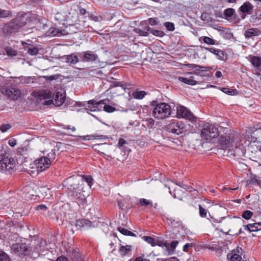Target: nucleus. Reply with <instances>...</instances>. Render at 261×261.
<instances>
[{"label": "nucleus", "instance_id": "nucleus-53", "mask_svg": "<svg viewBox=\"0 0 261 261\" xmlns=\"http://www.w3.org/2000/svg\"><path fill=\"white\" fill-rule=\"evenodd\" d=\"M254 135L257 137V139L261 141V127L256 128L254 131Z\"/></svg>", "mask_w": 261, "mask_h": 261}, {"label": "nucleus", "instance_id": "nucleus-55", "mask_svg": "<svg viewBox=\"0 0 261 261\" xmlns=\"http://www.w3.org/2000/svg\"><path fill=\"white\" fill-rule=\"evenodd\" d=\"M146 124L148 127H152L154 124V120L152 118H149L146 120Z\"/></svg>", "mask_w": 261, "mask_h": 261}, {"label": "nucleus", "instance_id": "nucleus-40", "mask_svg": "<svg viewBox=\"0 0 261 261\" xmlns=\"http://www.w3.org/2000/svg\"><path fill=\"white\" fill-rule=\"evenodd\" d=\"M0 261H13L5 252L0 251Z\"/></svg>", "mask_w": 261, "mask_h": 261}, {"label": "nucleus", "instance_id": "nucleus-8", "mask_svg": "<svg viewBox=\"0 0 261 261\" xmlns=\"http://www.w3.org/2000/svg\"><path fill=\"white\" fill-rule=\"evenodd\" d=\"M50 162L45 156H42L36 160L32 164V168H36L37 172H40L49 167Z\"/></svg>", "mask_w": 261, "mask_h": 261}, {"label": "nucleus", "instance_id": "nucleus-20", "mask_svg": "<svg viewBox=\"0 0 261 261\" xmlns=\"http://www.w3.org/2000/svg\"><path fill=\"white\" fill-rule=\"evenodd\" d=\"M253 6L249 2H246L240 7V11L243 13H250L253 10Z\"/></svg>", "mask_w": 261, "mask_h": 261}, {"label": "nucleus", "instance_id": "nucleus-41", "mask_svg": "<svg viewBox=\"0 0 261 261\" xmlns=\"http://www.w3.org/2000/svg\"><path fill=\"white\" fill-rule=\"evenodd\" d=\"M140 203L142 206H148V205H151L153 206L152 203L149 201L148 200H147L144 198H142L140 199ZM157 205V204H155L154 205H153L154 208H156Z\"/></svg>", "mask_w": 261, "mask_h": 261}, {"label": "nucleus", "instance_id": "nucleus-43", "mask_svg": "<svg viewBox=\"0 0 261 261\" xmlns=\"http://www.w3.org/2000/svg\"><path fill=\"white\" fill-rule=\"evenodd\" d=\"M82 178H83V181H84V183L85 182H86L88 184V185L91 187V184H92V180H93V179H92V177L90 176V175H83V176H80Z\"/></svg>", "mask_w": 261, "mask_h": 261}, {"label": "nucleus", "instance_id": "nucleus-14", "mask_svg": "<svg viewBox=\"0 0 261 261\" xmlns=\"http://www.w3.org/2000/svg\"><path fill=\"white\" fill-rule=\"evenodd\" d=\"M75 226L78 229L85 230L94 227L92 222L87 219H79L76 221Z\"/></svg>", "mask_w": 261, "mask_h": 261}, {"label": "nucleus", "instance_id": "nucleus-59", "mask_svg": "<svg viewBox=\"0 0 261 261\" xmlns=\"http://www.w3.org/2000/svg\"><path fill=\"white\" fill-rule=\"evenodd\" d=\"M90 18L92 20L94 21L95 22L100 21L101 20V17L95 15H91L90 16Z\"/></svg>", "mask_w": 261, "mask_h": 261}, {"label": "nucleus", "instance_id": "nucleus-9", "mask_svg": "<svg viewBox=\"0 0 261 261\" xmlns=\"http://www.w3.org/2000/svg\"><path fill=\"white\" fill-rule=\"evenodd\" d=\"M110 100L109 99H105L96 102L94 100H91L88 101L89 104L94 105V108H97L98 110H100L102 107L100 106V105H104L103 107V110L108 113H112L116 111V108L112 106L108 105Z\"/></svg>", "mask_w": 261, "mask_h": 261}, {"label": "nucleus", "instance_id": "nucleus-30", "mask_svg": "<svg viewBox=\"0 0 261 261\" xmlns=\"http://www.w3.org/2000/svg\"><path fill=\"white\" fill-rule=\"evenodd\" d=\"M178 244V241H173L171 243V244H169V246L168 248H166L168 251V253L169 255H172L174 253L175 249Z\"/></svg>", "mask_w": 261, "mask_h": 261}, {"label": "nucleus", "instance_id": "nucleus-1", "mask_svg": "<svg viewBox=\"0 0 261 261\" xmlns=\"http://www.w3.org/2000/svg\"><path fill=\"white\" fill-rule=\"evenodd\" d=\"M240 136L237 133L233 132L228 136H221L220 143L225 152H227V155L229 157H234L237 159L244 156L245 154V149L242 144L239 143Z\"/></svg>", "mask_w": 261, "mask_h": 261}, {"label": "nucleus", "instance_id": "nucleus-29", "mask_svg": "<svg viewBox=\"0 0 261 261\" xmlns=\"http://www.w3.org/2000/svg\"><path fill=\"white\" fill-rule=\"evenodd\" d=\"M227 258L229 261H242V257L241 255L236 253H229L227 255Z\"/></svg>", "mask_w": 261, "mask_h": 261}, {"label": "nucleus", "instance_id": "nucleus-7", "mask_svg": "<svg viewBox=\"0 0 261 261\" xmlns=\"http://www.w3.org/2000/svg\"><path fill=\"white\" fill-rule=\"evenodd\" d=\"M1 92L12 100H17L21 96L20 90L13 86H3L1 88Z\"/></svg>", "mask_w": 261, "mask_h": 261}, {"label": "nucleus", "instance_id": "nucleus-34", "mask_svg": "<svg viewBox=\"0 0 261 261\" xmlns=\"http://www.w3.org/2000/svg\"><path fill=\"white\" fill-rule=\"evenodd\" d=\"M147 30L149 31L150 33L158 37H162L165 35L164 32L160 30H156L151 28H148Z\"/></svg>", "mask_w": 261, "mask_h": 261}, {"label": "nucleus", "instance_id": "nucleus-35", "mask_svg": "<svg viewBox=\"0 0 261 261\" xmlns=\"http://www.w3.org/2000/svg\"><path fill=\"white\" fill-rule=\"evenodd\" d=\"M116 86L117 87H120L123 93L124 91H125V89L127 88L129 89L130 88V84H127L126 83L124 82H118L116 83Z\"/></svg>", "mask_w": 261, "mask_h": 261}, {"label": "nucleus", "instance_id": "nucleus-46", "mask_svg": "<svg viewBox=\"0 0 261 261\" xmlns=\"http://www.w3.org/2000/svg\"><path fill=\"white\" fill-rule=\"evenodd\" d=\"M202 40L204 43L210 45H214L215 43V41L209 37H204Z\"/></svg>", "mask_w": 261, "mask_h": 261}, {"label": "nucleus", "instance_id": "nucleus-26", "mask_svg": "<svg viewBox=\"0 0 261 261\" xmlns=\"http://www.w3.org/2000/svg\"><path fill=\"white\" fill-rule=\"evenodd\" d=\"M209 51L215 54L219 60H223L224 53L221 50L216 49L214 47H211L208 49Z\"/></svg>", "mask_w": 261, "mask_h": 261}, {"label": "nucleus", "instance_id": "nucleus-56", "mask_svg": "<svg viewBox=\"0 0 261 261\" xmlns=\"http://www.w3.org/2000/svg\"><path fill=\"white\" fill-rule=\"evenodd\" d=\"M222 91L224 93H225L228 95H232L234 92V90H231V89L226 88H222Z\"/></svg>", "mask_w": 261, "mask_h": 261}, {"label": "nucleus", "instance_id": "nucleus-25", "mask_svg": "<svg viewBox=\"0 0 261 261\" xmlns=\"http://www.w3.org/2000/svg\"><path fill=\"white\" fill-rule=\"evenodd\" d=\"M131 249L130 245L121 246L119 249V252L122 256H124L131 251Z\"/></svg>", "mask_w": 261, "mask_h": 261}, {"label": "nucleus", "instance_id": "nucleus-17", "mask_svg": "<svg viewBox=\"0 0 261 261\" xmlns=\"http://www.w3.org/2000/svg\"><path fill=\"white\" fill-rule=\"evenodd\" d=\"M53 93L49 90H43L39 92H34L33 95L39 100H44L51 98Z\"/></svg>", "mask_w": 261, "mask_h": 261}, {"label": "nucleus", "instance_id": "nucleus-60", "mask_svg": "<svg viewBox=\"0 0 261 261\" xmlns=\"http://www.w3.org/2000/svg\"><path fill=\"white\" fill-rule=\"evenodd\" d=\"M36 209L38 211H45L47 210V207L44 205H38L36 206Z\"/></svg>", "mask_w": 261, "mask_h": 261}, {"label": "nucleus", "instance_id": "nucleus-23", "mask_svg": "<svg viewBox=\"0 0 261 261\" xmlns=\"http://www.w3.org/2000/svg\"><path fill=\"white\" fill-rule=\"evenodd\" d=\"M48 32L54 36H60L65 34V30L56 28H50Z\"/></svg>", "mask_w": 261, "mask_h": 261}, {"label": "nucleus", "instance_id": "nucleus-51", "mask_svg": "<svg viewBox=\"0 0 261 261\" xmlns=\"http://www.w3.org/2000/svg\"><path fill=\"white\" fill-rule=\"evenodd\" d=\"M11 125L9 124H3L0 127V130L5 133L11 128Z\"/></svg>", "mask_w": 261, "mask_h": 261}, {"label": "nucleus", "instance_id": "nucleus-22", "mask_svg": "<svg viewBox=\"0 0 261 261\" xmlns=\"http://www.w3.org/2000/svg\"><path fill=\"white\" fill-rule=\"evenodd\" d=\"M260 34L259 31L257 29L251 28L248 29L245 32V36L246 38H251L253 36H258Z\"/></svg>", "mask_w": 261, "mask_h": 261}, {"label": "nucleus", "instance_id": "nucleus-28", "mask_svg": "<svg viewBox=\"0 0 261 261\" xmlns=\"http://www.w3.org/2000/svg\"><path fill=\"white\" fill-rule=\"evenodd\" d=\"M258 225V224H256L255 223H254L252 224H249L247 225H244V229L250 232H256L259 231L257 226Z\"/></svg>", "mask_w": 261, "mask_h": 261}, {"label": "nucleus", "instance_id": "nucleus-44", "mask_svg": "<svg viewBox=\"0 0 261 261\" xmlns=\"http://www.w3.org/2000/svg\"><path fill=\"white\" fill-rule=\"evenodd\" d=\"M155 246L157 245L160 247L165 246L166 248H168L169 246V244L168 243L160 240H155Z\"/></svg>", "mask_w": 261, "mask_h": 261}, {"label": "nucleus", "instance_id": "nucleus-19", "mask_svg": "<svg viewBox=\"0 0 261 261\" xmlns=\"http://www.w3.org/2000/svg\"><path fill=\"white\" fill-rule=\"evenodd\" d=\"M65 13L63 14L67 15L65 16L66 20H72L74 17H75L76 13L75 9L72 8L69 9L66 8L64 9Z\"/></svg>", "mask_w": 261, "mask_h": 261}, {"label": "nucleus", "instance_id": "nucleus-42", "mask_svg": "<svg viewBox=\"0 0 261 261\" xmlns=\"http://www.w3.org/2000/svg\"><path fill=\"white\" fill-rule=\"evenodd\" d=\"M252 216L253 213L249 210H246L244 211L242 214V217L246 220L250 219Z\"/></svg>", "mask_w": 261, "mask_h": 261}, {"label": "nucleus", "instance_id": "nucleus-12", "mask_svg": "<svg viewBox=\"0 0 261 261\" xmlns=\"http://www.w3.org/2000/svg\"><path fill=\"white\" fill-rule=\"evenodd\" d=\"M46 146L47 148L43 151V153L46 154L47 156H45L46 159H49L50 162H53L56 156V150L55 149L54 144H51L50 142L47 143Z\"/></svg>", "mask_w": 261, "mask_h": 261}, {"label": "nucleus", "instance_id": "nucleus-5", "mask_svg": "<svg viewBox=\"0 0 261 261\" xmlns=\"http://www.w3.org/2000/svg\"><path fill=\"white\" fill-rule=\"evenodd\" d=\"M16 161L12 157L3 158L0 160V171L5 173H11L14 171Z\"/></svg>", "mask_w": 261, "mask_h": 261}, {"label": "nucleus", "instance_id": "nucleus-33", "mask_svg": "<svg viewBox=\"0 0 261 261\" xmlns=\"http://www.w3.org/2000/svg\"><path fill=\"white\" fill-rule=\"evenodd\" d=\"M145 94V91H140L133 92L132 95L135 99H141L144 97Z\"/></svg>", "mask_w": 261, "mask_h": 261}, {"label": "nucleus", "instance_id": "nucleus-37", "mask_svg": "<svg viewBox=\"0 0 261 261\" xmlns=\"http://www.w3.org/2000/svg\"><path fill=\"white\" fill-rule=\"evenodd\" d=\"M170 191V193L173 195V196L174 197V198H178L179 199H180V194L181 193H183L184 192H182L179 188H174V193H172V191L170 189V188L169 187L168 188Z\"/></svg>", "mask_w": 261, "mask_h": 261}, {"label": "nucleus", "instance_id": "nucleus-13", "mask_svg": "<svg viewBox=\"0 0 261 261\" xmlns=\"http://www.w3.org/2000/svg\"><path fill=\"white\" fill-rule=\"evenodd\" d=\"M11 250L18 255H26L28 252V248L26 244L16 243L12 245Z\"/></svg>", "mask_w": 261, "mask_h": 261}, {"label": "nucleus", "instance_id": "nucleus-39", "mask_svg": "<svg viewBox=\"0 0 261 261\" xmlns=\"http://www.w3.org/2000/svg\"><path fill=\"white\" fill-rule=\"evenodd\" d=\"M142 239L147 243L150 244L152 246H155V240L154 238L149 236H143Z\"/></svg>", "mask_w": 261, "mask_h": 261}, {"label": "nucleus", "instance_id": "nucleus-57", "mask_svg": "<svg viewBox=\"0 0 261 261\" xmlns=\"http://www.w3.org/2000/svg\"><path fill=\"white\" fill-rule=\"evenodd\" d=\"M125 143L126 141L124 139L122 138H120L119 139V142L117 144V146L118 148H121Z\"/></svg>", "mask_w": 261, "mask_h": 261}, {"label": "nucleus", "instance_id": "nucleus-63", "mask_svg": "<svg viewBox=\"0 0 261 261\" xmlns=\"http://www.w3.org/2000/svg\"><path fill=\"white\" fill-rule=\"evenodd\" d=\"M191 247H192V244L187 243L185 244L183 247V251L185 252H188V248Z\"/></svg>", "mask_w": 261, "mask_h": 261}, {"label": "nucleus", "instance_id": "nucleus-24", "mask_svg": "<svg viewBox=\"0 0 261 261\" xmlns=\"http://www.w3.org/2000/svg\"><path fill=\"white\" fill-rule=\"evenodd\" d=\"M178 80L181 82L190 85H195L197 84V82L194 80V76H191L190 78L179 77Z\"/></svg>", "mask_w": 261, "mask_h": 261}, {"label": "nucleus", "instance_id": "nucleus-18", "mask_svg": "<svg viewBox=\"0 0 261 261\" xmlns=\"http://www.w3.org/2000/svg\"><path fill=\"white\" fill-rule=\"evenodd\" d=\"M247 59L254 67L258 68H261V58L250 55Z\"/></svg>", "mask_w": 261, "mask_h": 261}, {"label": "nucleus", "instance_id": "nucleus-16", "mask_svg": "<svg viewBox=\"0 0 261 261\" xmlns=\"http://www.w3.org/2000/svg\"><path fill=\"white\" fill-rule=\"evenodd\" d=\"M65 97V93L63 90H57L54 96V105L57 107L61 106L64 102Z\"/></svg>", "mask_w": 261, "mask_h": 261}, {"label": "nucleus", "instance_id": "nucleus-4", "mask_svg": "<svg viewBox=\"0 0 261 261\" xmlns=\"http://www.w3.org/2000/svg\"><path fill=\"white\" fill-rule=\"evenodd\" d=\"M83 179L80 176H71L67 178L64 182L65 187L68 189L76 191H82L84 189Z\"/></svg>", "mask_w": 261, "mask_h": 261}, {"label": "nucleus", "instance_id": "nucleus-64", "mask_svg": "<svg viewBox=\"0 0 261 261\" xmlns=\"http://www.w3.org/2000/svg\"><path fill=\"white\" fill-rule=\"evenodd\" d=\"M56 261H68L67 258L64 256H60L57 258Z\"/></svg>", "mask_w": 261, "mask_h": 261}, {"label": "nucleus", "instance_id": "nucleus-48", "mask_svg": "<svg viewBox=\"0 0 261 261\" xmlns=\"http://www.w3.org/2000/svg\"><path fill=\"white\" fill-rule=\"evenodd\" d=\"M164 25L170 31H173L175 29L174 24L172 22H166L165 23Z\"/></svg>", "mask_w": 261, "mask_h": 261}, {"label": "nucleus", "instance_id": "nucleus-15", "mask_svg": "<svg viewBox=\"0 0 261 261\" xmlns=\"http://www.w3.org/2000/svg\"><path fill=\"white\" fill-rule=\"evenodd\" d=\"M87 194L85 193V191H76L75 192H73L72 196L76 200L79 205L84 204L86 202Z\"/></svg>", "mask_w": 261, "mask_h": 261}, {"label": "nucleus", "instance_id": "nucleus-38", "mask_svg": "<svg viewBox=\"0 0 261 261\" xmlns=\"http://www.w3.org/2000/svg\"><path fill=\"white\" fill-rule=\"evenodd\" d=\"M27 46L24 45L25 48H28V53L31 55H36L38 53V49L36 47H29V46L27 43H25Z\"/></svg>", "mask_w": 261, "mask_h": 261}, {"label": "nucleus", "instance_id": "nucleus-58", "mask_svg": "<svg viewBox=\"0 0 261 261\" xmlns=\"http://www.w3.org/2000/svg\"><path fill=\"white\" fill-rule=\"evenodd\" d=\"M118 204L121 210H124L126 208L124 205V201L122 200H119L118 201Z\"/></svg>", "mask_w": 261, "mask_h": 261}, {"label": "nucleus", "instance_id": "nucleus-52", "mask_svg": "<svg viewBox=\"0 0 261 261\" xmlns=\"http://www.w3.org/2000/svg\"><path fill=\"white\" fill-rule=\"evenodd\" d=\"M21 82L25 84H30L33 83V79L31 77H23L21 79Z\"/></svg>", "mask_w": 261, "mask_h": 261}, {"label": "nucleus", "instance_id": "nucleus-21", "mask_svg": "<svg viewBox=\"0 0 261 261\" xmlns=\"http://www.w3.org/2000/svg\"><path fill=\"white\" fill-rule=\"evenodd\" d=\"M97 56L91 52L85 53L82 57V61L83 62H92L96 60Z\"/></svg>", "mask_w": 261, "mask_h": 261}, {"label": "nucleus", "instance_id": "nucleus-61", "mask_svg": "<svg viewBox=\"0 0 261 261\" xmlns=\"http://www.w3.org/2000/svg\"><path fill=\"white\" fill-rule=\"evenodd\" d=\"M149 23L151 25L157 24V21L155 18H151L149 19Z\"/></svg>", "mask_w": 261, "mask_h": 261}, {"label": "nucleus", "instance_id": "nucleus-49", "mask_svg": "<svg viewBox=\"0 0 261 261\" xmlns=\"http://www.w3.org/2000/svg\"><path fill=\"white\" fill-rule=\"evenodd\" d=\"M7 54L9 56H15L17 55V51L11 48H6Z\"/></svg>", "mask_w": 261, "mask_h": 261}, {"label": "nucleus", "instance_id": "nucleus-54", "mask_svg": "<svg viewBox=\"0 0 261 261\" xmlns=\"http://www.w3.org/2000/svg\"><path fill=\"white\" fill-rule=\"evenodd\" d=\"M63 128L67 129L69 133L74 132L76 130L75 127L74 126L70 125H65L63 127Z\"/></svg>", "mask_w": 261, "mask_h": 261}, {"label": "nucleus", "instance_id": "nucleus-11", "mask_svg": "<svg viewBox=\"0 0 261 261\" xmlns=\"http://www.w3.org/2000/svg\"><path fill=\"white\" fill-rule=\"evenodd\" d=\"M182 129V124L176 120L170 121L169 123L167 125V130L168 132L177 135L181 134Z\"/></svg>", "mask_w": 261, "mask_h": 261}, {"label": "nucleus", "instance_id": "nucleus-6", "mask_svg": "<svg viewBox=\"0 0 261 261\" xmlns=\"http://www.w3.org/2000/svg\"><path fill=\"white\" fill-rule=\"evenodd\" d=\"M218 135L217 128L209 123H205L201 130V137L206 140L216 138Z\"/></svg>", "mask_w": 261, "mask_h": 261}, {"label": "nucleus", "instance_id": "nucleus-3", "mask_svg": "<svg viewBox=\"0 0 261 261\" xmlns=\"http://www.w3.org/2000/svg\"><path fill=\"white\" fill-rule=\"evenodd\" d=\"M25 24V22L24 20V18L18 16L9 22L6 23L2 28L3 31L4 33L7 34L14 33L17 32Z\"/></svg>", "mask_w": 261, "mask_h": 261}, {"label": "nucleus", "instance_id": "nucleus-47", "mask_svg": "<svg viewBox=\"0 0 261 261\" xmlns=\"http://www.w3.org/2000/svg\"><path fill=\"white\" fill-rule=\"evenodd\" d=\"M199 215L200 217L202 218H205L206 217L207 215V210L205 208H204L203 207L201 206V205H199Z\"/></svg>", "mask_w": 261, "mask_h": 261}, {"label": "nucleus", "instance_id": "nucleus-2", "mask_svg": "<svg viewBox=\"0 0 261 261\" xmlns=\"http://www.w3.org/2000/svg\"><path fill=\"white\" fill-rule=\"evenodd\" d=\"M172 109L167 103L161 102L155 106L152 111V116L159 120H163L171 116Z\"/></svg>", "mask_w": 261, "mask_h": 261}, {"label": "nucleus", "instance_id": "nucleus-36", "mask_svg": "<svg viewBox=\"0 0 261 261\" xmlns=\"http://www.w3.org/2000/svg\"><path fill=\"white\" fill-rule=\"evenodd\" d=\"M11 16L12 13L10 11L0 9V18H6Z\"/></svg>", "mask_w": 261, "mask_h": 261}, {"label": "nucleus", "instance_id": "nucleus-45", "mask_svg": "<svg viewBox=\"0 0 261 261\" xmlns=\"http://www.w3.org/2000/svg\"><path fill=\"white\" fill-rule=\"evenodd\" d=\"M235 12V10L232 8H228L225 10L224 15L227 17H231Z\"/></svg>", "mask_w": 261, "mask_h": 261}, {"label": "nucleus", "instance_id": "nucleus-50", "mask_svg": "<svg viewBox=\"0 0 261 261\" xmlns=\"http://www.w3.org/2000/svg\"><path fill=\"white\" fill-rule=\"evenodd\" d=\"M186 66L189 68H192V69L195 68L196 67H198L200 69H202V70H206V68H207L206 67H205L204 66H202L193 64H188L186 65Z\"/></svg>", "mask_w": 261, "mask_h": 261}, {"label": "nucleus", "instance_id": "nucleus-10", "mask_svg": "<svg viewBox=\"0 0 261 261\" xmlns=\"http://www.w3.org/2000/svg\"><path fill=\"white\" fill-rule=\"evenodd\" d=\"M176 111L177 118H185L190 121H194L196 119L193 114L184 106L177 107Z\"/></svg>", "mask_w": 261, "mask_h": 261}, {"label": "nucleus", "instance_id": "nucleus-32", "mask_svg": "<svg viewBox=\"0 0 261 261\" xmlns=\"http://www.w3.org/2000/svg\"><path fill=\"white\" fill-rule=\"evenodd\" d=\"M118 230L123 235L130 236L132 237H136V234H135L133 232L129 231L127 229L122 228L121 227H119L118 228Z\"/></svg>", "mask_w": 261, "mask_h": 261}, {"label": "nucleus", "instance_id": "nucleus-31", "mask_svg": "<svg viewBox=\"0 0 261 261\" xmlns=\"http://www.w3.org/2000/svg\"><path fill=\"white\" fill-rule=\"evenodd\" d=\"M64 13H65V11L63 9L60 12H58L55 14V19L58 21H65V16H67V15L63 14Z\"/></svg>", "mask_w": 261, "mask_h": 261}, {"label": "nucleus", "instance_id": "nucleus-27", "mask_svg": "<svg viewBox=\"0 0 261 261\" xmlns=\"http://www.w3.org/2000/svg\"><path fill=\"white\" fill-rule=\"evenodd\" d=\"M65 62L70 64H75L79 61L76 55L71 54L65 57Z\"/></svg>", "mask_w": 261, "mask_h": 261}, {"label": "nucleus", "instance_id": "nucleus-62", "mask_svg": "<svg viewBox=\"0 0 261 261\" xmlns=\"http://www.w3.org/2000/svg\"><path fill=\"white\" fill-rule=\"evenodd\" d=\"M8 143L11 146L14 147L16 144V140L14 139H11L9 140Z\"/></svg>", "mask_w": 261, "mask_h": 261}]
</instances>
